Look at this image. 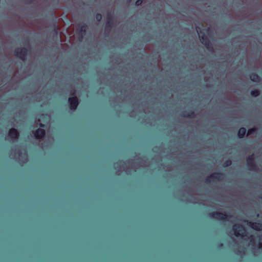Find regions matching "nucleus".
I'll return each mask as SVG.
<instances>
[{
	"label": "nucleus",
	"instance_id": "b1692460",
	"mask_svg": "<svg viewBox=\"0 0 262 262\" xmlns=\"http://www.w3.org/2000/svg\"><path fill=\"white\" fill-rule=\"evenodd\" d=\"M39 125V126L40 127H45V124L42 123H40Z\"/></svg>",
	"mask_w": 262,
	"mask_h": 262
},
{
	"label": "nucleus",
	"instance_id": "4468645a",
	"mask_svg": "<svg viewBox=\"0 0 262 262\" xmlns=\"http://www.w3.org/2000/svg\"><path fill=\"white\" fill-rule=\"evenodd\" d=\"M249 77L251 80L253 82H258L259 81V77L256 73H250Z\"/></svg>",
	"mask_w": 262,
	"mask_h": 262
},
{
	"label": "nucleus",
	"instance_id": "6e6552de",
	"mask_svg": "<svg viewBox=\"0 0 262 262\" xmlns=\"http://www.w3.org/2000/svg\"><path fill=\"white\" fill-rule=\"evenodd\" d=\"M246 165L248 169L250 170H255L256 169V165L254 163L253 154L249 156L247 158Z\"/></svg>",
	"mask_w": 262,
	"mask_h": 262
},
{
	"label": "nucleus",
	"instance_id": "f3484780",
	"mask_svg": "<svg viewBox=\"0 0 262 262\" xmlns=\"http://www.w3.org/2000/svg\"><path fill=\"white\" fill-rule=\"evenodd\" d=\"M231 164H232L231 160L228 159V160H226L224 162V163L223 164V166L224 167H228V166H230Z\"/></svg>",
	"mask_w": 262,
	"mask_h": 262
},
{
	"label": "nucleus",
	"instance_id": "a878e982",
	"mask_svg": "<svg viewBox=\"0 0 262 262\" xmlns=\"http://www.w3.org/2000/svg\"><path fill=\"white\" fill-rule=\"evenodd\" d=\"M223 244L221 243V244H220V247H223Z\"/></svg>",
	"mask_w": 262,
	"mask_h": 262
},
{
	"label": "nucleus",
	"instance_id": "f8f14e48",
	"mask_svg": "<svg viewBox=\"0 0 262 262\" xmlns=\"http://www.w3.org/2000/svg\"><path fill=\"white\" fill-rule=\"evenodd\" d=\"M113 18L111 14H108L107 15V20L106 21L105 30L107 31L109 28L113 27Z\"/></svg>",
	"mask_w": 262,
	"mask_h": 262
},
{
	"label": "nucleus",
	"instance_id": "1a4fd4ad",
	"mask_svg": "<svg viewBox=\"0 0 262 262\" xmlns=\"http://www.w3.org/2000/svg\"><path fill=\"white\" fill-rule=\"evenodd\" d=\"M8 136L12 139H17L19 138V133L16 128H11L8 131Z\"/></svg>",
	"mask_w": 262,
	"mask_h": 262
},
{
	"label": "nucleus",
	"instance_id": "20e7f679",
	"mask_svg": "<svg viewBox=\"0 0 262 262\" xmlns=\"http://www.w3.org/2000/svg\"><path fill=\"white\" fill-rule=\"evenodd\" d=\"M234 235L236 237H244L246 233L245 228L241 225L235 224L233 226L232 228Z\"/></svg>",
	"mask_w": 262,
	"mask_h": 262
},
{
	"label": "nucleus",
	"instance_id": "412c9836",
	"mask_svg": "<svg viewBox=\"0 0 262 262\" xmlns=\"http://www.w3.org/2000/svg\"><path fill=\"white\" fill-rule=\"evenodd\" d=\"M259 243H258V247L262 248V235L259 236Z\"/></svg>",
	"mask_w": 262,
	"mask_h": 262
},
{
	"label": "nucleus",
	"instance_id": "cd10ccee",
	"mask_svg": "<svg viewBox=\"0 0 262 262\" xmlns=\"http://www.w3.org/2000/svg\"><path fill=\"white\" fill-rule=\"evenodd\" d=\"M131 1H132V0H127V3H130Z\"/></svg>",
	"mask_w": 262,
	"mask_h": 262
},
{
	"label": "nucleus",
	"instance_id": "bb28decb",
	"mask_svg": "<svg viewBox=\"0 0 262 262\" xmlns=\"http://www.w3.org/2000/svg\"><path fill=\"white\" fill-rule=\"evenodd\" d=\"M53 18H54V19L55 20H56V17H55V15H54V14H53Z\"/></svg>",
	"mask_w": 262,
	"mask_h": 262
},
{
	"label": "nucleus",
	"instance_id": "9d476101",
	"mask_svg": "<svg viewBox=\"0 0 262 262\" xmlns=\"http://www.w3.org/2000/svg\"><path fill=\"white\" fill-rule=\"evenodd\" d=\"M33 134L36 139H40L45 137L46 132L42 128H38L34 132Z\"/></svg>",
	"mask_w": 262,
	"mask_h": 262
},
{
	"label": "nucleus",
	"instance_id": "f257e3e1",
	"mask_svg": "<svg viewBox=\"0 0 262 262\" xmlns=\"http://www.w3.org/2000/svg\"><path fill=\"white\" fill-rule=\"evenodd\" d=\"M196 32L199 35L201 43L208 49L213 50V47L208 37L199 28H196Z\"/></svg>",
	"mask_w": 262,
	"mask_h": 262
},
{
	"label": "nucleus",
	"instance_id": "423d86ee",
	"mask_svg": "<svg viewBox=\"0 0 262 262\" xmlns=\"http://www.w3.org/2000/svg\"><path fill=\"white\" fill-rule=\"evenodd\" d=\"M223 177V174L222 172H214L208 177L206 179L205 182L206 183H210L215 180H222Z\"/></svg>",
	"mask_w": 262,
	"mask_h": 262
},
{
	"label": "nucleus",
	"instance_id": "dca6fc26",
	"mask_svg": "<svg viewBox=\"0 0 262 262\" xmlns=\"http://www.w3.org/2000/svg\"><path fill=\"white\" fill-rule=\"evenodd\" d=\"M250 94L254 97H257L259 95L260 92L259 90L256 89V90L251 91L250 92Z\"/></svg>",
	"mask_w": 262,
	"mask_h": 262
},
{
	"label": "nucleus",
	"instance_id": "7ed1b4c3",
	"mask_svg": "<svg viewBox=\"0 0 262 262\" xmlns=\"http://www.w3.org/2000/svg\"><path fill=\"white\" fill-rule=\"evenodd\" d=\"M14 55L23 61L26 60L28 50L26 48H18L14 51Z\"/></svg>",
	"mask_w": 262,
	"mask_h": 262
},
{
	"label": "nucleus",
	"instance_id": "ddd939ff",
	"mask_svg": "<svg viewBox=\"0 0 262 262\" xmlns=\"http://www.w3.org/2000/svg\"><path fill=\"white\" fill-rule=\"evenodd\" d=\"M195 114L193 111H190L188 113L187 112L184 111L181 114V116L185 118H193L194 117Z\"/></svg>",
	"mask_w": 262,
	"mask_h": 262
},
{
	"label": "nucleus",
	"instance_id": "6ab92c4d",
	"mask_svg": "<svg viewBox=\"0 0 262 262\" xmlns=\"http://www.w3.org/2000/svg\"><path fill=\"white\" fill-rule=\"evenodd\" d=\"M256 128H255V127H253L250 129H249L247 132V136H249L251 134H254L255 133V132L256 131Z\"/></svg>",
	"mask_w": 262,
	"mask_h": 262
},
{
	"label": "nucleus",
	"instance_id": "a211bd4d",
	"mask_svg": "<svg viewBox=\"0 0 262 262\" xmlns=\"http://www.w3.org/2000/svg\"><path fill=\"white\" fill-rule=\"evenodd\" d=\"M53 28L54 33L57 35L58 32V28L55 21L53 23Z\"/></svg>",
	"mask_w": 262,
	"mask_h": 262
},
{
	"label": "nucleus",
	"instance_id": "c85d7f7f",
	"mask_svg": "<svg viewBox=\"0 0 262 262\" xmlns=\"http://www.w3.org/2000/svg\"><path fill=\"white\" fill-rule=\"evenodd\" d=\"M210 30V28H208V29H207V31H209Z\"/></svg>",
	"mask_w": 262,
	"mask_h": 262
},
{
	"label": "nucleus",
	"instance_id": "393cba45",
	"mask_svg": "<svg viewBox=\"0 0 262 262\" xmlns=\"http://www.w3.org/2000/svg\"><path fill=\"white\" fill-rule=\"evenodd\" d=\"M258 198L262 199V193L258 196Z\"/></svg>",
	"mask_w": 262,
	"mask_h": 262
},
{
	"label": "nucleus",
	"instance_id": "0eeeda50",
	"mask_svg": "<svg viewBox=\"0 0 262 262\" xmlns=\"http://www.w3.org/2000/svg\"><path fill=\"white\" fill-rule=\"evenodd\" d=\"M88 26L86 24H84L79 26L77 29V33L79 36V40L81 41L85 35L87 31Z\"/></svg>",
	"mask_w": 262,
	"mask_h": 262
},
{
	"label": "nucleus",
	"instance_id": "9b49d317",
	"mask_svg": "<svg viewBox=\"0 0 262 262\" xmlns=\"http://www.w3.org/2000/svg\"><path fill=\"white\" fill-rule=\"evenodd\" d=\"M248 225L252 229L256 231L262 230V223L257 222H248Z\"/></svg>",
	"mask_w": 262,
	"mask_h": 262
},
{
	"label": "nucleus",
	"instance_id": "5701e85b",
	"mask_svg": "<svg viewBox=\"0 0 262 262\" xmlns=\"http://www.w3.org/2000/svg\"><path fill=\"white\" fill-rule=\"evenodd\" d=\"M254 243V238L253 237L251 236V238L250 239V245H253Z\"/></svg>",
	"mask_w": 262,
	"mask_h": 262
},
{
	"label": "nucleus",
	"instance_id": "c756f323",
	"mask_svg": "<svg viewBox=\"0 0 262 262\" xmlns=\"http://www.w3.org/2000/svg\"><path fill=\"white\" fill-rule=\"evenodd\" d=\"M33 0H30V2H32Z\"/></svg>",
	"mask_w": 262,
	"mask_h": 262
},
{
	"label": "nucleus",
	"instance_id": "39448f33",
	"mask_svg": "<svg viewBox=\"0 0 262 262\" xmlns=\"http://www.w3.org/2000/svg\"><path fill=\"white\" fill-rule=\"evenodd\" d=\"M74 92L71 94V95L73 96L70 97L68 98V102L70 105V108L71 110L74 111L75 110L78 104H79V100L77 96L74 95Z\"/></svg>",
	"mask_w": 262,
	"mask_h": 262
},
{
	"label": "nucleus",
	"instance_id": "aec40b11",
	"mask_svg": "<svg viewBox=\"0 0 262 262\" xmlns=\"http://www.w3.org/2000/svg\"><path fill=\"white\" fill-rule=\"evenodd\" d=\"M95 18L97 21H100L102 19V15L100 13H97L95 15Z\"/></svg>",
	"mask_w": 262,
	"mask_h": 262
},
{
	"label": "nucleus",
	"instance_id": "4be33fe9",
	"mask_svg": "<svg viewBox=\"0 0 262 262\" xmlns=\"http://www.w3.org/2000/svg\"><path fill=\"white\" fill-rule=\"evenodd\" d=\"M142 3H143L142 0H137L135 2V5L136 6H139L142 4Z\"/></svg>",
	"mask_w": 262,
	"mask_h": 262
},
{
	"label": "nucleus",
	"instance_id": "2eb2a0df",
	"mask_svg": "<svg viewBox=\"0 0 262 262\" xmlns=\"http://www.w3.org/2000/svg\"><path fill=\"white\" fill-rule=\"evenodd\" d=\"M246 129L245 127H241L237 133L238 137L242 139L243 138L246 134Z\"/></svg>",
	"mask_w": 262,
	"mask_h": 262
},
{
	"label": "nucleus",
	"instance_id": "f03ea898",
	"mask_svg": "<svg viewBox=\"0 0 262 262\" xmlns=\"http://www.w3.org/2000/svg\"><path fill=\"white\" fill-rule=\"evenodd\" d=\"M209 215L213 219L221 221H227L231 217V215L230 214L218 211L211 212L209 214Z\"/></svg>",
	"mask_w": 262,
	"mask_h": 262
}]
</instances>
